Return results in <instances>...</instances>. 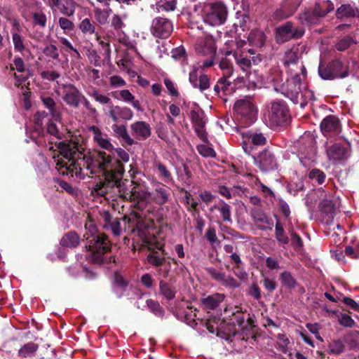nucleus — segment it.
I'll list each match as a JSON object with an SVG mask.
<instances>
[{
	"label": "nucleus",
	"instance_id": "nucleus-19",
	"mask_svg": "<svg viewBox=\"0 0 359 359\" xmlns=\"http://www.w3.org/2000/svg\"><path fill=\"white\" fill-rule=\"evenodd\" d=\"M320 130L325 136L338 135L341 130L339 120L334 116H326L320 123Z\"/></svg>",
	"mask_w": 359,
	"mask_h": 359
},
{
	"label": "nucleus",
	"instance_id": "nucleus-3",
	"mask_svg": "<svg viewBox=\"0 0 359 359\" xmlns=\"http://www.w3.org/2000/svg\"><path fill=\"white\" fill-rule=\"evenodd\" d=\"M201 15L205 23L213 27L219 26L227 19L228 8L222 1L206 3L203 6Z\"/></svg>",
	"mask_w": 359,
	"mask_h": 359
},
{
	"label": "nucleus",
	"instance_id": "nucleus-2",
	"mask_svg": "<svg viewBox=\"0 0 359 359\" xmlns=\"http://www.w3.org/2000/svg\"><path fill=\"white\" fill-rule=\"evenodd\" d=\"M86 233L83 235L86 241V247L89 250L88 259L95 264H102L107 261V253L111 250V244L107 236L97 232V227L92 220L85 224Z\"/></svg>",
	"mask_w": 359,
	"mask_h": 359
},
{
	"label": "nucleus",
	"instance_id": "nucleus-4",
	"mask_svg": "<svg viewBox=\"0 0 359 359\" xmlns=\"http://www.w3.org/2000/svg\"><path fill=\"white\" fill-rule=\"evenodd\" d=\"M265 116L271 128L285 126L291 118L288 106L285 101L280 100L271 102Z\"/></svg>",
	"mask_w": 359,
	"mask_h": 359
},
{
	"label": "nucleus",
	"instance_id": "nucleus-9",
	"mask_svg": "<svg viewBox=\"0 0 359 359\" xmlns=\"http://www.w3.org/2000/svg\"><path fill=\"white\" fill-rule=\"evenodd\" d=\"M123 221L128 223L126 231H130L139 236L144 243H148L149 240L147 231L149 227V223L139 217L137 214L131 215L129 217H125Z\"/></svg>",
	"mask_w": 359,
	"mask_h": 359
},
{
	"label": "nucleus",
	"instance_id": "nucleus-15",
	"mask_svg": "<svg viewBox=\"0 0 359 359\" xmlns=\"http://www.w3.org/2000/svg\"><path fill=\"white\" fill-rule=\"evenodd\" d=\"M195 50L197 54L203 56H215L216 55V44L214 38L208 35L198 39Z\"/></svg>",
	"mask_w": 359,
	"mask_h": 359
},
{
	"label": "nucleus",
	"instance_id": "nucleus-29",
	"mask_svg": "<svg viewBox=\"0 0 359 359\" xmlns=\"http://www.w3.org/2000/svg\"><path fill=\"white\" fill-rule=\"evenodd\" d=\"M102 217L104 222L103 224L104 228L110 229L114 236L121 235L122 229L119 219H112L110 213L107 211H104Z\"/></svg>",
	"mask_w": 359,
	"mask_h": 359
},
{
	"label": "nucleus",
	"instance_id": "nucleus-45",
	"mask_svg": "<svg viewBox=\"0 0 359 359\" xmlns=\"http://www.w3.org/2000/svg\"><path fill=\"white\" fill-rule=\"evenodd\" d=\"M38 344L34 342H29L23 345L18 351V355L22 358L32 356L38 350Z\"/></svg>",
	"mask_w": 359,
	"mask_h": 359
},
{
	"label": "nucleus",
	"instance_id": "nucleus-62",
	"mask_svg": "<svg viewBox=\"0 0 359 359\" xmlns=\"http://www.w3.org/2000/svg\"><path fill=\"white\" fill-rule=\"evenodd\" d=\"M329 351L332 354L339 355L344 351V344L340 340H334L329 344Z\"/></svg>",
	"mask_w": 359,
	"mask_h": 359
},
{
	"label": "nucleus",
	"instance_id": "nucleus-11",
	"mask_svg": "<svg viewBox=\"0 0 359 359\" xmlns=\"http://www.w3.org/2000/svg\"><path fill=\"white\" fill-rule=\"evenodd\" d=\"M304 34V29L294 27L292 22H287L276 28V39L278 43H283L292 39H299L302 37Z\"/></svg>",
	"mask_w": 359,
	"mask_h": 359
},
{
	"label": "nucleus",
	"instance_id": "nucleus-16",
	"mask_svg": "<svg viewBox=\"0 0 359 359\" xmlns=\"http://www.w3.org/2000/svg\"><path fill=\"white\" fill-rule=\"evenodd\" d=\"M107 115L114 123L120 121H128L134 116L133 111L128 107L111 104L108 107Z\"/></svg>",
	"mask_w": 359,
	"mask_h": 359
},
{
	"label": "nucleus",
	"instance_id": "nucleus-46",
	"mask_svg": "<svg viewBox=\"0 0 359 359\" xmlns=\"http://www.w3.org/2000/svg\"><path fill=\"white\" fill-rule=\"evenodd\" d=\"M309 178L313 183H316L320 185L325 182L326 175L321 170L313 168L309 172Z\"/></svg>",
	"mask_w": 359,
	"mask_h": 359
},
{
	"label": "nucleus",
	"instance_id": "nucleus-54",
	"mask_svg": "<svg viewBox=\"0 0 359 359\" xmlns=\"http://www.w3.org/2000/svg\"><path fill=\"white\" fill-rule=\"evenodd\" d=\"M229 76H222V78H220L215 86H214V90L216 93V94H219L220 91H226L228 88V87L231 85V82L228 80Z\"/></svg>",
	"mask_w": 359,
	"mask_h": 359
},
{
	"label": "nucleus",
	"instance_id": "nucleus-41",
	"mask_svg": "<svg viewBox=\"0 0 359 359\" xmlns=\"http://www.w3.org/2000/svg\"><path fill=\"white\" fill-rule=\"evenodd\" d=\"M80 242L79 235L74 231L66 233L60 241V245L67 248H75Z\"/></svg>",
	"mask_w": 359,
	"mask_h": 359
},
{
	"label": "nucleus",
	"instance_id": "nucleus-33",
	"mask_svg": "<svg viewBox=\"0 0 359 359\" xmlns=\"http://www.w3.org/2000/svg\"><path fill=\"white\" fill-rule=\"evenodd\" d=\"M234 58L238 66L245 72H248L250 69L252 63L256 64L259 61V58L254 56L248 58L243 54L238 53H234Z\"/></svg>",
	"mask_w": 359,
	"mask_h": 359
},
{
	"label": "nucleus",
	"instance_id": "nucleus-42",
	"mask_svg": "<svg viewBox=\"0 0 359 359\" xmlns=\"http://www.w3.org/2000/svg\"><path fill=\"white\" fill-rule=\"evenodd\" d=\"M345 154L344 148L340 144H333L327 149V154L328 158L333 161H337L342 159Z\"/></svg>",
	"mask_w": 359,
	"mask_h": 359
},
{
	"label": "nucleus",
	"instance_id": "nucleus-57",
	"mask_svg": "<svg viewBox=\"0 0 359 359\" xmlns=\"http://www.w3.org/2000/svg\"><path fill=\"white\" fill-rule=\"evenodd\" d=\"M314 100L313 93L308 89L301 90L299 93V102L302 107H304L307 102L310 100Z\"/></svg>",
	"mask_w": 359,
	"mask_h": 359
},
{
	"label": "nucleus",
	"instance_id": "nucleus-25",
	"mask_svg": "<svg viewBox=\"0 0 359 359\" xmlns=\"http://www.w3.org/2000/svg\"><path fill=\"white\" fill-rule=\"evenodd\" d=\"M251 216L258 227L262 230H271L273 226V220L269 218L261 209L255 208L251 212Z\"/></svg>",
	"mask_w": 359,
	"mask_h": 359
},
{
	"label": "nucleus",
	"instance_id": "nucleus-43",
	"mask_svg": "<svg viewBox=\"0 0 359 359\" xmlns=\"http://www.w3.org/2000/svg\"><path fill=\"white\" fill-rule=\"evenodd\" d=\"M358 11L349 4L341 5L336 11V16L339 19L355 17Z\"/></svg>",
	"mask_w": 359,
	"mask_h": 359
},
{
	"label": "nucleus",
	"instance_id": "nucleus-6",
	"mask_svg": "<svg viewBox=\"0 0 359 359\" xmlns=\"http://www.w3.org/2000/svg\"><path fill=\"white\" fill-rule=\"evenodd\" d=\"M299 158L301 163L310 166L316 162L317 148L314 137L310 133H305L299 140Z\"/></svg>",
	"mask_w": 359,
	"mask_h": 359
},
{
	"label": "nucleus",
	"instance_id": "nucleus-49",
	"mask_svg": "<svg viewBox=\"0 0 359 359\" xmlns=\"http://www.w3.org/2000/svg\"><path fill=\"white\" fill-rule=\"evenodd\" d=\"M219 67L224 72L223 75L225 76H231L233 74V64L227 58L224 57L222 58L219 62Z\"/></svg>",
	"mask_w": 359,
	"mask_h": 359
},
{
	"label": "nucleus",
	"instance_id": "nucleus-22",
	"mask_svg": "<svg viewBox=\"0 0 359 359\" xmlns=\"http://www.w3.org/2000/svg\"><path fill=\"white\" fill-rule=\"evenodd\" d=\"M90 130L93 132V140L98 147L109 152L114 151V147L107 134L102 133L101 130L95 126H91Z\"/></svg>",
	"mask_w": 359,
	"mask_h": 359
},
{
	"label": "nucleus",
	"instance_id": "nucleus-5",
	"mask_svg": "<svg viewBox=\"0 0 359 359\" xmlns=\"http://www.w3.org/2000/svg\"><path fill=\"white\" fill-rule=\"evenodd\" d=\"M233 110L237 120L245 126L252 125L257 120V109L250 98L237 100Z\"/></svg>",
	"mask_w": 359,
	"mask_h": 359
},
{
	"label": "nucleus",
	"instance_id": "nucleus-51",
	"mask_svg": "<svg viewBox=\"0 0 359 359\" xmlns=\"http://www.w3.org/2000/svg\"><path fill=\"white\" fill-rule=\"evenodd\" d=\"M275 230L276 238L277 241L281 243L287 244L289 243V239L285 233L283 224L278 220L276 224Z\"/></svg>",
	"mask_w": 359,
	"mask_h": 359
},
{
	"label": "nucleus",
	"instance_id": "nucleus-48",
	"mask_svg": "<svg viewBox=\"0 0 359 359\" xmlns=\"http://www.w3.org/2000/svg\"><path fill=\"white\" fill-rule=\"evenodd\" d=\"M148 262L156 266H161L165 263V259L164 257L161 256L158 252H153L147 255Z\"/></svg>",
	"mask_w": 359,
	"mask_h": 359
},
{
	"label": "nucleus",
	"instance_id": "nucleus-52",
	"mask_svg": "<svg viewBox=\"0 0 359 359\" xmlns=\"http://www.w3.org/2000/svg\"><path fill=\"white\" fill-rule=\"evenodd\" d=\"M32 19L34 25H38L41 28L46 26L47 18L43 11H39L33 13Z\"/></svg>",
	"mask_w": 359,
	"mask_h": 359
},
{
	"label": "nucleus",
	"instance_id": "nucleus-56",
	"mask_svg": "<svg viewBox=\"0 0 359 359\" xmlns=\"http://www.w3.org/2000/svg\"><path fill=\"white\" fill-rule=\"evenodd\" d=\"M197 309L193 306H187L183 311L184 320L190 324L196 320L197 317Z\"/></svg>",
	"mask_w": 359,
	"mask_h": 359
},
{
	"label": "nucleus",
	"instance_id": "nucleus-20",
	"mask_svg": "<svg viewBox=\"0 0 359 359\" xmlns=\"http://www.w3.org/2000/svg\"><path fill=\"white\" fill-rule=\"evenodd\" d=\"M132 135L137 140H144L151 135L150 125L143 121H137L130 126Z\"/></svg>",
	"mask_w": 359,
	"mask_h": 359
},
{
	"label": "nucleus",
	"instance_id": "nucleus-32",
	"mask_svg": "<svg viewBox=\"0 0 359 359\" xmlns=\"http://www.w3.org/2000/svg\"><path fill=\"white\" fill-rule=\"evenodd\" d=\"M11 69L12 71L15 69L19 73L23 74L26 70L23 60L20 57H15L13 60V65L11 66ZM14 76L16 81L18 83V85H20L27 79V76L23 74L18 75L16 73H14Z\"/></svg>",
	"mask_w": 359,
	"mask_h": 359
},
{
	"label": "nucleus",
	"instance_id": "nucleus-18",
	"mask_svg": "<svg viewBox=\"0 0 359 359\" xmlns=\"http://www.w3.org/2000/svg\"><path fill=\"white\" fill-rule=\"evenodd\" d=\"M64 102L69 107L78 108L81 102L83 94L72 84L64 86Z\"/></svg>",
	"mask_w": 359,
	"mask_h": 359
},
{
	"label": "nucleus",
	"instance_id": "nucleus-27",
	"mask_svg": "<svg viewBox=\"0 0 359 359\" xmlns=\"http://www.w3.org/2000/svg\"><path fill=\"white\" fill-rule=\"evenodd\" d=\"M215 210H217L219 213L220 222L232 223L231 207L228 203L223 200H219L218 204L210 208V212H213Z\"/></svg>",
	"mask_w": 359,
	"mask_h": 359
},
{
	"label": "nucleus",
	"instance_id": "nucleus-14",
	"mask_svg": "<svg viewBox=\"0 0 359 359\" xmlns=\"http://www.w3.org/2000/svg\"><path fill=\"white\" fill-rule=\"evenodd\" d=\"M254 163L262 172L272 170L277 165L274 154L268 149L263 150L254 157Z\"/></svg>",
	"mask_w": 359,
	"mask_h": 359
},
{
	"label": "nucleus",
	"instance_id": "nucleus-58",
	"mask_svg": "<svg viewBox=\"0 0 359 359\" xmlns=\"http://www.w3.org/2000/svg\"><path fill=\"white\" fill-rule=\"evenodd\" d=\"M249 138L252 143L256 146H263L266 143V137L261 133H250Z\"/></svg>",
	"mask_w": 359,
	"mask_h": 359
},
{
	"label": "nucleus",
	"instance_id": "nucleus-13",
	"mask_svg": "<svg viewBox=\"0 0 359 359\" xmlns=\"http://www.w3.org/2000/svg\"><path fill=\"white\" fill-rule=\"evenodd\" d=\"M150 29L154 36L167 39L173 31V25L170 20L157 17L152 20Z\"/></svg>",
	"mask_w": 359,
	"mask_h": 359
},
{
	"label": "nucleus",
	"instance_id": "nucleus-8",
	"mask_svg": "<svg viewBox=\"0 0 359 359\" xmlns=\"http://www.w3.org/2000/svg\"><path fill=\"white\" fill-rule=\"evenodd\" d=\"M301 55L299 48L294 46L284 53L281 62L283 66L290 72H301L302 76H305L306 68L302 63L299 64Z\"/></svg>",
	"mask_w": 359,
	"mask_h": 359
},
{
	"label": "nucleus",
	"instance_id": "nucleus-40",
	"mask_svg": "<svg viewBox=\"0 0 359 359\" xmlns=\"http://www.w3.org/2000/svg\"><path fill=\"white\" fill-rule=\"evenodd\" d=\"M313 8L320 17L324 18L328 13L332 11L334 7L331 1L326 0L316 3Z\"/></svg>",
	"mask_w": 359,
	"mask_h": 359
},
{
	"label": "nucleus",
	"instance_id": "nucleus-30",
	"mask_svg": "<svg viewBox=\"0 0 359 359\" xmlns=\"http://www.w3.org/2000/svg\"><path fill=\"white\" fill-rule=\"evenodd\" d=\"M225 299V295L215 293L201 299V304L205 309L215 310Z\"/></svg>",
	"mask_w": 359,
	"mask_h": 359
},
{
	"label": "nucleus",
	"instance_id": "nucleus-47",
	"mask_svg": "<svg viewBox=\"0 0 359 359\" xmlns=\"http://www.w3.org/2000/svg\"><path fill=\"white\" fill-rule=\"evenodd\" d=\"M79 28L84 34H93L95 32V25L89 18H84L79 25Z\"/></svg>",
	"mask_w": 359,
	"mask_h": 359
},
{
	"label": "nucleus",
	"instance_id": "nucleus-36",
	"mask_svg": "<svg viewBox=\"0 0 359 359\" xmlns=\"http://www.w3.org/2000/svg\"><path fill=\"white\" fill-rule=\"evenodd\" d=\"M159 290L161 294L167 299L172 300L175 298L177 290L175 287L165 280H160Z\"/></svg>",
	"mask_w": 359,
	"mask_h": 359
},
{
	"label": "nucleus",
	"instance_id": "nucleus-38",
	"mask_svg": "<svg viewBox=\"0 0 359 359\" xmlns=\"http://www.w3.org/2000/svg\"><path fill=\"white\" fill-rule=\"evenodd\" d=\"M320 18H322L318 15L314 8L312 11L305 10L299 15L302 22L306 25L317 24Z\"/></svg>",
	"mask_w": 359,
	"mask_h": 359
},
{
	"label": "nucleus",
	"instance_id": "nucleus-34",
	"mask_svg": "<svg viewBox=\"0 0 359 359\" xmlns=\"http://www.w3.org/2000/svg\"><path fill=\"white\" fill-rule=\"evenodd\" d=\"M120 100L126 103L130 104L138 111H142L140 102L135 98V96L128 90H121L119 92Z\"/></svg>",
	"mask_w": 359,
	"mask_h": 359
},
{
	"label": "nucleus",
	"instance_id": "nucleus-26",
	"mask_svg": "<svg viewBox=\"0 0 359 359\" xmlns=\"http://www.w3.org/2000/svg\"><path fill=\"white\" fill-rule=\"evenodd\" d=\"M191 119L194 124L195 131L200 139L205 140L207 138L206 132L204 130L205 125V116L201 112L192 111L191 112Z\"/></svg>",
	"mask_w": 359,
	"mask_h": 359
},
{
	"label": "nucleus",
	"instance_id": "nucleus-7",
	"mask_svg": "<svg viewBox=\"0 0 359 359\" xmlns=\"http://www.w3.org/2000/svg\"><path fill=\"white\" fill-rule=\"evenodd\" d=\"M319 76L324 80L343 79L348 76V67L344 66L339 59H335L327 64L320 63L318 67Z\"/></svg>",
	"mask_w": 359,
	"mask_h": 359
},
{
	"label": "nucleus",
	"instance_id": "nucleus-17",
	"mask_svg": "<svg viewBox=\"0 0 359 359\" xmlns=\"http://www.w3.org/2000/svg\"><path fill=\"white\" fill-rule=\"evenodd\" d=\"M302 0H285L280 8L277 9L273 14L275 19L280 20L292 16L301 4Z\"/></svg>",
	"mask_w": 359,
	"mask_h": 359
},
{
	"label": "nucleus",
	"instance_id": "nucleus-39",
	"mask_svg": "<svg viewBox=\"0 0 359 359\" xmlns=\"http://www.w3.org/2000/svg\"><path fill=\"white\" fill-rule=\"evenodd\" d=\"M92 6H94V15L95 20L100 25H105L107 22L109 15L112 13V10L109 7L102 9L100 8L95 7L93 4H92Z\"/></svg>",
	"mask_w": 359,
	"mask_h": 359
},
{
	"label": "nucleus",
	"instance_id": "nucleus-21",
	"mask_svg": "<svg viewBox=\"0 0 359 359\" xmlns=\"http://www.w3.org/2000/svg\"><path fill=\"white\" fill-rule=\"evenodd\" d=\"M206 271L214 280L224 287H237L239 285L235 278L213 267L207 268Z\"/></svg>",
	"mask_w": 359,
	"mask_h": 359
},
{
	"label": "nucleus",
	"instance_id": "nucleus-61",
	"mask_svg": "<svg viewBox=\"0 0 359 359\" xmlns=\"http://www.w3.org/2000/svg\"><path fill=\"white\" fill-rule=\"evenodd\" d=\"M216 222L219 224V229L222 232L227 233L228 235H230L236 238L243 239L245 238L242 234L236 230L227 226L226 225L222 224L220 220H217Z\"/></svg>",
	"mask_w": 359,
	"mask_h": 359
},
{
	"label": "nucleus",
	"instance_id": "nucleus-50",
	"mask_svg": "<svg viewBox=\"0 0 359 359\" xmlns=\"http://www.w3.org/2000/svg\"><path fill=\"white\" fill-rule=\"evenodd\" d=\"M147 306L151 312L156 316H162L164 313V310L160 304L153 299H147L146 302Z\"/></svg>",
	"mask_w": 359,
	"mask_h": 359
},
{
	"label": "nucleus",
	"instance_id": "nucleus-1",
	"mask_svg": "<svg viewBox=\"0 0 359 359\" xmlns=\"http://www.w3.org/2000/svg\"><path fill=\"white\" fill-rule=\"evenodd\" d=\"M59 149V154L53 158L56 169L62 175L83 180L86 176L97 174L104 177V181L95 184L93 191L96 194L105 196L110 188L116 187L121 198L134 201L139 206L147 203L149 198L147 192L135 188H124V184L121 182L124 173L123 165L110 154L98 152L95 155L86 156L74 144L60 143Z\"/></svg>",
	"mask_w": 359,
	"mask_h": 359
},
{
	"label": "nucleus",
	"instance_id": "nucleus-44",
	"mask_svg": "<svg viewBox=\"0 0 359 359\" xmlns=\"http://www.w3.org/2000/svg\"><path fill=\"white\" fill-rule=\"evenodd\" d=\"M248 39L252 45L257 47L262 46L265 42V35L259 30H253L250 32Z\"/></svg>",
	"mask_w": 359,
	"mask_h": 359
},
{
	"label": "nucleus",
	"instance_id": "nucleus-60",
	"mask_svg": "<svg viewBox=\"0 0 359 359\" xmlns=\"http://www.w3.org/2000/svg\"><path fill=\"white\" fill-rule=\"evenodd\" d=\"M237 43L234 41V40H229L225 43V45L223 48H221L220 52L225 57H227L233 53H238L235 50V46Z\"/></svg>",
	"mask_w": 359,
	"mask_h": 359
},
{
	"label": "nucleus",
	"instance_id": "nucleus-24",
	"mask_svg": "<svg viewBox=\"0 0 359 359\" xmlns=\"http://www.w3.org/2000/svg\"><path fill=\"white\" fill-rule=\"evenodd\" d=\"M151 197L156 204L163 205L170 200V189L162 183L157 182L155 184Z\"/></svg>",
	"mask_w": 359,
	"mask_h": 359
},
{
	"label": "nucleus",
	"instance_id": "nucleus-28",
	"mask_svg": "<svg viewBox=\"0 0 359 359\" xmlns=\"http://www.w3.org/2000/svg\"><path fill=\"white\" fill-rule=\"evenodd\" d=\"M40 99L44 107L48 109L49 114L53 120L57 122L60 121L61 112L60 109L56 106L54 99L46 95H41Z\"/></svg>",
	"mask_w": 359,
	"mask_h": 359
},
{
	"label": "nucleus",
	"instance_id": "nucleus-31",
	"mask_svg": "<svg viewBox=\"0 0 359 359\" xmlns=\"http://www.w3.org/2000/svg\"><path fill=\"white\" fill-rule=\"evenodd\" d=\"M111 129L116 136L122 140L126 145L132 146L135 144L134 138L130 136L125 125H119L117 123H114L111 126Z\"/></svg>",
	"mask_w": 359,
	"mask_h": 359
},
{
	"label": "nucleus",
	"instance_id": "nucleus-55",
	"mask_svg": "<svg viewBox=\"0 0 359 359\" xmlns=\"http://www.w3.org/2000/svg\"><path fill=\"white\" fill-rule=\"evenodd\" d=\"M280 280L283 284L288 288H294L296 286V280L288 271H284L280 274Z\"/></svg>",
	"mask_w": 359,
	"mask_h": 359
},
{
	"label": "nucleus",
	"instance_id": "nucleus-23",
	"mask_svg": "<svg viewBox=\"0 0 359 359\" xmlns=\"http://www.w3.org/2000/svg\"><path fill=\"white\" fill-rule=\"evenodd\" d=\"M48 5L52 9L57 8L67 17L72 16L75 13L76 3L73 0H48Z\"/></svg>",
	"mask_w": 359,
	"mask_h": 359
},
{
	"label": "nucleus",
	"instance_id": "nucleus-64",
	"mask_svg": "<svg viewBox=\"0 0 359 359\" xmlns=\"http://www.w3.org/2000/svg\"><path fill=\"white\" fill-rule=\"evenodd\" d=\"M197 150H198V153L203 157L213 158V157L216 156V152L215 151V150L212 147H210L208 145H205V144L198 145L197 147Z\"/></svg>",
	"mask_w": 359,
	"mask_h": 359
},
{
	"label": "nucleus",
	"instance_id": "nucleus-53",
	"mask_svg": "<svg viewBox=\"0 0 359 359\" xmlns=\"http://www.w3.org/2000/svg\"><path fill=\"white\" fill-rule=\"evenodd\" d=\"M12 41L15 52L22 53L25 50L24 39L20 34L13 33L12 34Z\"/></svg>",
	"mask_w": 359,
	"mask_h": 359
},
{
	"label": "nucleus",
	"instance_id": "nucleus-37",
	"mask_svg": "<svg viewBox=\"0 0 359 359\" xmlns=\"http://www.w3.org/2000/svg\"><path fill=\"white\" fill-rule=\"evenodd\" d=\"M154 170L156 172L158 177L165 182H169L172 180V175L167 167L161 161H156L154 162Z\"/></svg>",
	"mask_w": 359,
	"mask_h": 359
},
{
	"label": "nucleus",
	"instance_id": "nucleus-12",
	"mask_svg": "<svg viewBox=\"0 0 359 359\" xmlns=\"http://www.w3.org/2000/svg\"><path fill=\"white\" fill-rule=\"evenodd\" d=\"M126 16H121L118 14H114L111 19V27L114 29L115 32H108L107 34V40L112 41L118 40L120 43H126L128 37L126 36L123 29L126 27V24L123 20Z\"/></svg>",
	"mask_w": 359,
	"mask_h": 359
},
{
	"label": "nucleus",
	"instance_id": "nucleus-35",
	"mask_svg": "<svg viewBox=\"0 0 359 359\" xmlns=\"http://www.w3.org/2000/svg\"><path fill=\"white\" fill-rule=\"evenodd\" d=\"M333 196L325 194V198L320 203V209L322 212L332 217L336 210V203L333 200Z\"/></svg>",
	"mask_w": 359,
	"mask_h": 359
},
{
	"label": "nucleus",
	"instance_id": "nucleus-10",
	"mask_svg": "<svg viewBox=\"0 0 359 359\" xmlns=\"http://www.w3.org/2000/svg\"><path fill=\"white\" fill-rule=\"evenodd\" d=\"M302 74L294 72L291 78L287 79L285 83L283 85V93L287 97H289L294 103L297 104L299 102V93L302 90Z\"/></svg>",
	"mask_w": 359,
	"mask_h": 359
},
{
	"label": "nucleus",
	"instance_id": "nucleus-59",
	"mask_svg": "<svg viewBox=\"0 0 359 359\" xmlns=\"http://www.w3.org/2000/svg\"><path fill=\"white\" fill-rule=\"evenodd\" d=\"M58 24L60 27L63 30L65 34H67L68 32L74 30V24L72 21L69 19L60 17L58 20Z\"/></svg>",
	"mask_w": 359,
	"mask_h": 359
},
{
	"label": "nucleus",
	"instance_id": "nucleus-63",
	"mask_svg": "<svg viewBox=\"0 0 359 359\" xmlns=\"http://www.w3.org/2000/svg\"><path fill=\"white\" fill-rule=\"evenodd\" d=\"M353 43L354 41L351 36H345L337 43L335 47L339 51H344Z\"/></svg>",
	"mask_w": 359,
	"mask_h": 359
}]
</instances>
